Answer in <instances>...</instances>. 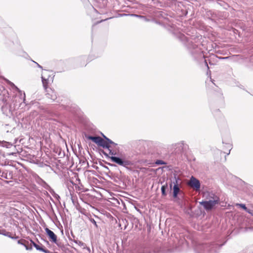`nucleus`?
I'll use <instances>...</instances> for the list:
<instances>
[{"label": "nucleus", "mask_w": 253, "mask_h": 253, "mask_svg": "<svg viewBox=\"0 0 253 253\" xmlns=\"http://www.w3.org/2000/svg\"><path fill=\"white\" fill-rule=\"evenodd\" d=\"M222 245L217 244H202L198 245L196 250L198 253H215Z\"/></svg>", "instance_id": "obj_1"}, {"label": "nucleus", "mask_w": 253, "mask_h": 253, "mask_svg": "<svg viewBox=\"0 0 253 253\" xmlns=\"http://www.w3.org/2000/svg\"><path fill=\"white\" fill-rule=\"evenodd\" d=\"M209 196L210 199L208 201H202L200 202V204L204 207L207 211H210L219 203V198L213 193H209Z\"/></svg>", "instance_id": "obj_2"}, {"label": "nucleus", "mask_w": 253, "mask_h": 253, "mask_svg": "<svg viewBox=\"0 0 253 253\" xmlns=\"http://www.w3.org/2000/svg\"><path fill=\"white\" fill-rule=\"evenodd\" d=\"M85 137L89 140H91L94 143L97 144L98 146H101L104 148L109 149L110 147L108 143L105 141L100 136H92L90 135H85Z\"/></svg>", "instance_id": "obj_3"}, {"label": "nucleus", "mask_w": 253, "mask_h": 253, "mask_svg": "<svg viewBox=\"0 0 253 253\" xmlns=\"http://www.w3.org/2000/svg\"><path fill=\"white\" fill-rule=\"evenodd\" d=\"M180 183L181 182L179 178L174 176L173 181H171V183L169 184L170 188L171 189L172 184H173V197L174 198L177 197L178 194L180 192V190L179 187V185L180 184Z\"/></svg>", "instance_id": "obj_4"}, {"label": "nucleus", "mask_w": 253, "mask_h": 253, "mask_svg": "<svg viewBox=\"0 0 253 253\" xmlns=\"http://www.w3.org/2000/svg\"><path fill=\"white\" fill-rule=\"evenodd\" d=\"M110 159L112 162L126 168H127L129 166L132 165V163L130 161L127 160H123L119 157L112 156L110 157Z\"/></svg>", "instance_id": "obj_5"}, {"label": "nucleus", "mask_w": 253, "mask_h": 253, "mask_svg": "<svg viewBox=\"0 0 253 253\" xmlns=\"http://www.w3.org/2000/svg\"><path fill=\"white\" fill-rule=\"evenodd\" d=\"M189 185L192 188H194L196 190H198L200 188V183L199 180L192 176Z\"/></svg>", "instance_id": "obj_6"}, {"label": "nucleus", "mask_w": 253, "mask_h": 253, "mask_svg": "<svg viewBox=\"0 0 253 253\" xmlns=\"http://www.w3.org/2000/svg\"><path fill=\"white\" fill-rule=\"evenodd\" d=\"M45 231L46 233V235L48 237L49 240L52 243H56V239H57V237L55 234V233L52 231H51V230H50L49 229H48L47 227L45 228Z\"/></svg>", "instance_id": "obj_7"}, {"label": "nucleus", "mask_w": 253, "mask_h": 253, "mask_svg": "<svg viewBox=\"0 0 253 253\" xmlns=\"http://www.w3.org/2000/svg\"><path fill=\"white\" fill-rule=\"evenodd\" d=\"M46 97L54 101L57 98V95L56 94L54 90H52L51 88H49L48 90H46Z\"/></svg>", "instance_id": "obj_8"}, {"label": "nucleus", "mask_w": 253, "mask_h": 253, "mask_svg": "<svg viewBox=\"0 0 253 253\" xmlns=\"http://www.w3.org/2000/svg\"><path fill=\"white\" fill-rule=\"evenodd\" d=\"M31 244H33L32 245L34 246V247L38 251L42 252L44 253H48V250L45 249L43 247V246L41 244V245H39L38 244H36L34 242H33L32 240H31Z\"/></svg>", "instance_id": "obj_9"}, {"label": "nucleus", "mask_w": 253, "mask_h": 253, "mask_svg": "<svg viewBox=\"0 0 253 253\" xmlns=\"http://www.w3.org/2000/svg\"><path fill=\"white\" fill-rule=\"evenodd\" d=\"M143 253H160V249L158 248L146 249Z\"/></svg>", "instance_id": "obj_10"}, {"label": "nucleus", "mask_w": 253, "mask_h": 253, "mask_svg": "<svg viewBox=\"0 0 253 253\" xmlns=\"http://www.w3.org/2000/svg\"><path fill=\"white\" fill-rule=\"evenodd\" d=\"M178 144L180 145V147L181 148V150L182 151H186L187 149H188V145L185 144L184 141H181L178 143Z\"/></svg>", "instance_id": "obj_11"}, {"label": "nucleus", "mask_w": 253, "mask_h": 253, "mask_svg": "<svg viewBox=\"0 0 253 253\" xmlns=\"http://www.w3.org/2000/svg\"><path fill=\"white\" fill-rule=\"evenodd\" d=\"M32 245L31 244V240L30 241H28L25 240V243H23V246H24L27 250H31L32 249Z\"/></svg>", "instance_id": "obj_12"}, {"label": "nucleus", "mask_w": 253, "mask_h": 253, "mask_svg": "<svg viewBox=\"0 0 253 253\" xmlns=\"http://www.w3.org/2000/svg\"><path fill=\"white\" fill-rule=\"evenodd\" d=\"M42 83L43 84V86L45 90H48L47 85H48V80L47 79H44L43 77H42Z\"/></svg>", "instance_id": "obj_13"}, {"label": "nucleus", "mask_w": 253, "mask_h": 253, "mask_svg": "<svg viewBox=\"0 0 253 253\" xmlns=\"http://www.w3.org/2000/svg\"><path fill=\"white\" fill-rule=\"evenodd\" d=\"M167 184L166 183L165 185L162 186L161 187L162 194L164 196H166L167 195L166 190V189L167 188Z\"/></svg>", "instance_id": "obj_14"}, {"label": "nucleus", "mask_w": 253, "mask_h": 253, "mask_svg": "<svg viewBox=\"0 0 253 253\" xmlns=\"http://www.w3.org/2000/svg\"><path fill=\"white\" fill-rule=\"evenodd\" d=\"M59 248L61 249H63L65 248L64 245L61 242L57 241V239H56V242L54 243Z\"/></svg>", "instance_id": "obj_15"}, {"label": "nucleus", "mask_w": 253, "mask_h": 253, "mask_svg": "<svg viewBox=\"0 0 253 253\" xmlns=\"http://www.w3.org/2000/svg\"><path fill=\"white\" fill-rule=\"evenodd\" d=\"M5 236H7L11 239H17L18 238V236H15V237L12 236L11 233H10L9 232H7V233H6Z\"/></svg>", "instance_id": "obj_16"}, {"label": "nucleus", "mask_w": 253, "mask_h": 253, "mask_svg": "<svg viewBox=\"0 0 253 253\" xmlns=\"http://www.w3.org/2000/svg\"><path fill=\"white\" fill-rule=\"evenodd\" d=\"M105 140H106L105 141H106L107 143H108V145H109L110 144L117 145V144L114 143L113 141H112L111 139H110L108 137H105Z\"/></svg>", "instance_id": "obj_17"}, {"label": "nucleus", "mask_w": 253, "mask_h": 253, "mask_svg": "<svg viewBox=\"0 0 253 253\" xmlns=\"http://www.w3.org/2000/svg\"><path fill=\"white\" fill-rule=\"evenodd\" d=\"M155 164L157 165L166 164V163L162 160H158L155 162Z\"/></svg>", "instance_id": "obj_18"}, {"label": "nucleus", "mask_w": 253, "mask_h": 253, "mask_svg": "<svg viewBox=\"0 0 253 253\" xmlns=\"http://www.w3.org/2000/svg\"><path fill=\"white\" fill-rule=\"evenodd\" d=\"M89 220L92 224H94V225L95 226L96 228H98V225L97 224V223L93 218H89Z\"/></svg>", "instance_id": "obj_19"}, {"label": "nucleus", "mask_w": 253, "mask_h": 253, "mask_svg": "<svg viewBox=\"0 0 253 253\" xmlns=\"http://www.w3.org/2000/svg\"><path fill=\"white\" fill-rule=\"evenodd\" d=\"M74 242L75 243H76V244H78L80 246H83L84 245V243H83V242H82V241H79V240H75L74 241Z\"/></svg>", "instance_id": "obj_20"}, {"label": "nucleus", "mask_w": 253, "mask_h": 253, "mask_svg": "<svg viewBox=\"0 0 253 253\" xmlns=\"http://www.w3.org/2000/svg\"><path fill=\"white\" fill-rule=\"evenodd\" d=\"M18 244H21L23 245V243H25V239H21L19 240L17 242Z\"/></svg>", "instance_id": "obj_21"}, {"label": "nucleus", "mask_w": 253, "mask_h": 253, "mask_svg": "<svg viewBox=\"0 0 253 253\" xmlns=\"http://www.w3.org/2000/svg\"><path fill=\"white\" fill-rule=\"evenodd\" d=\"M7 231L5 229L0 230V234L5 236Z\"/></svg>", "instance_id": "obj_22"}, {"label": "nucleus", "mask_w": 253, "mask_h": 253, "mask_svg": "<svg viewBox=\"0 0 253 253\" xmlns=\"http://www.w3.org/2000/svg\"><path fill=\"white\" fill-rule=\"evenodd\" d=\"M205 63L206 66H207V69H208V71L210 72L211 71L209 70V66H208V63H207V60H205Z\"/></svg>", "instance_id": "obj_23"}, {"label": "nucleus", "mask_w": 253, "mask_h": 253, "mask_svg": "<svg viewBox=\"0 0 253 253\" xmlns=\"http://www.w3.org/2000/svg\"><path fill=\"white\" fill-rule=\"evenodd\" d=\"M240 206H241V207L243 209H244V210H246V209H247V208H246V207L245 205H244V204H240Z\"/></svg>", "instance_id": "obj_24"}, {"label": "nucleus", "mask_w": 253, "mask_h": 253, "mask_svg": "<svg viewBox=\"0 0 253 253\" xmlns=\"http://www.w3.org/2000/svg\"><path fill=\"white\" fill-rule=\"evenodd\" d=\"M2 101H3V102L4 103H6V102H7V99H6V97H3V98L2 99Z\"/></svg>", "instance_id": "obj_25"}, {"label": "nucleus", "mask_w": 253, "mask_h": 253, "mask_svg": "<svg viewBox=\"0 0 253 253\" xmlns=\"http://www.w3.org/2000/svg\"><path fill=\"white\" fill-rule=\"evenodd\" d=\"M38 66V67L40 68H42V67L39 65L38 63L36 62H34Z\"/></svg>", "instance_id": "obj_26"}, {"label": "nucleus", "mask_w": 253, "mask_h": 253, "mask_svg": "<svg viewBox=\"0 0 253 253\" xmlns=\"http://www.w3.org/2000/svg\"><path fill=\"white\" fill-rule=\"evenodd\" d=\"M142 142H143V143H148V144L152 143L151 142H147V141H144V140H142Z\"/></svg>", "instance_id": "obj_27"}, {"label": "nucleus", "mask_w": 253, "mask_h": 253, "mask_svg": "<svg viewBox=\"0 0 253 253\" xmlns=\"http://www.w3.org/2000/svg\"><path fill=\"white\" fill-rule=\"evenodd\" d=\"M58 253L57 252H50V251H48V253Z\"/></svg>", "instance_id": "obj_28"}, {"label": "nucleus", "mask_w": 253, "mask_h": 253, "mask_svg": "<svg viewBox=\"0 0 253 253\" xmlns=\"http://www.w3.org/2000/svg\"><path fill=\"white\" fill-rule=\"evenodd\" d=\"M7 144H8V146H12V144L11 143L8 142Z\"/></svg>", "instance_id": "obj_29"}, {"label": "nucleus", "mask_w": 253, "mask_h": 253, "mask_svg": "<svg viewBox=\"0 0 253 253\" xmlns=\"http://www.w3.org/2000/svg\"><path fill=\"white\" fill-rule=\"evenodd\" d=\"M110 154H111V155L114 154L113 152H112L111 150H110Z\"/></svg>", "instance_id": "obj_30"}, {"label": "nucleus", "mask_w": 253, "mask_h": 253, "mask_svg": "<svg viewBox=\"0 0 253 253\" xmlns=\"http://www.w3.org/2000/svg\"><path fill=\"white\" fill-rule=\"evenodd\" d=\"M229 58V57H222V58H222V59H227V58Z\"/></svg>", "instance_id": "obj_31"}, {"label": "nucleus", "mask_w": 253, "mask_h": 253, "mask_svg": "<svg viewBox=\"0 0 253 253\" xmlns=\"http://www.w3.org/2000/svg\"><path fill=\"white\" fill-rule=\"evenodd\" d=\"M102 136L104 138V139H105V137H107L106 136H105L103 134H102Z\"/></svg>", "instance_id": "obj_32"}, {"label": "nucleus", "mask_w": 253, "mask_h": 253, "mask_svg": "<svg viewBox=\"0 0 253 253\" xmlns=\"http://www.w3.org/2000/svg\"><path fill=\"white\" fill-rule=\"evenodd\" d=\"M16 89H17L19 92H21V91H20V90H19V88H17V87H16Z\"/></svg>", "instance_id": "obj_33"}]
</instances>
